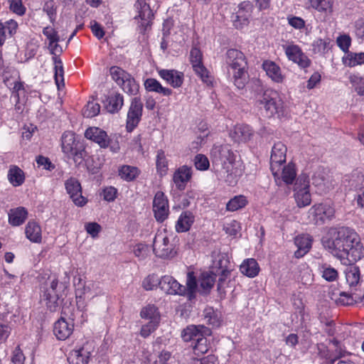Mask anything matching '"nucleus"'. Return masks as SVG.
<instances>
[{
    "label": "nucleus",
    "instance_id": "nucleus-1",
    "mask_svg": "<svg viewBox=\"0 0 364 364\" xmlns=\"http://www.w3.org/2000/svg\"><path fill=\"white\" fill-rule=\"evenodd\" d=\"M329 235V238L323 240V246L343 264L355 263L364 257L363 246L354 230L341 227L331 229Z\"/></svg>",
    "mask_w": 364,
    "mask_h": 364
},
{
    "label": "nucleus",
    "instance_id": "nucleus-2",
    "mask_svg": "<svg viewBox=\"0 0 364 364\" xmlns=\"http://www.w3.org/2000/svg\"><path fill=\"white\" fill-rule=\"evenodd\" d=\"M225 63L229 77L232 76L234 85L242 89L247 81V63L242 52L237 49H229L225 54Z\"/></svg>",
    "mask_w": 364,
    "mask_h": 364
},
{
    "label": "nucleus",
    "instance_id": "nucleus-3",
    "mask_svg": "<svg viewBox=\"0 0 364 364\" xmlns=\"http://www.w3.org/2000/svg\"><path fill=\"white\" fill-rule=\"evenodd\" d=\"M257 105L264 116L278 118L286 117L287 109L277 92L273 90H266L257 100Z\"/></svg>",
    "mask_w": 364,
    "mask_h": 364
},
{
    "label": "nucleus",
    "instance_id": "nucleus-4",
    "mask_svg": "<svg viewBox=\"0 0 364 364\" xmlns=\"http://www.w3.org/2000/svg\"><path fill=\"white\" fill-rule=\"evenodd\" d=\"M211 155L218 162L223 166V168L227 173L226 181L230 183L236 182V173L233 165L235 161V155L228 145L214 146L211 150Z\"/></svg>",
    "mask_w": 364,
    "mask_h": 364
},
{
    "label": "nucleus",
    "instance_id": "nucleus-5",
    "mask_svg": "<svg viewBox=\"0 0 364 364\" xmlns=\"http://www.w3.org/2000/svg\"><path fill=\"white\" fill-rule=\"evenodd\" d=\"M63 151L69 157L72 158L75 166L81 165L87 152L82 142L77 140L73 132H65L62 136Z\"/></svg>",
    "mask_w": 364,
    "mask_h": 364
},
{
    "label": "nucleus",
    "instance_id": "nucleus-6",
    "mask_svg": "<svg viewBox=\"0 0 364 364\" xmlns=\"http://www.w3.org/2000/svg\"><path fill=\"white\" fill-rule=\"evenodd\" d=\"M74 307L65 304L62 308L60 318L53 326V333L58 339L64 341L71 336L74 330Z\"/></svg>",
    "mask_w": 364,
    "mask_h": 364
},
{
    "label": "nucleus",
    "instance_id": "nucleus-7",
    "mask_svg": "<svg viewBox=\"0 0 364 364\" xmlns=\"http://www.w3.org/2000/svg\"><path fill=\"white\" fill-rule=\"evenodd\" d=\"M309 187V176L306 173L300 174L296 179L294 187V196L299 208H304L311 204V196Z\"/></svg>",
    "mask_w": 364,
    "mask_h": 364
},
{
    "label": "nucleus",
    "instance_id": "nucleus-8",
    "mask_svg": "<svg viewBox=\"0 0 364 364\" xmlns=\"http://www.w3.org/2000/svg\"><path fill=\"white\" fill-rule=\"evenodd\" d=\"M153 251L156 257L161 258H172L176 254L174 246L170 242L165 231L156 232L153 242Z\"/></svg>",
    "mask_w": 364,
    "mask_h": 364
},
{
    "label": "nucleus",
    "instance_id": "nucleus-9",
    "mask_svg": "<svg viewBox=\"0 0 364 364\" xmlns=\"http://www.w3.org/2000/svg\"><path fill=\"white\" fill-rule=\"evenodd\" d=\"M85 136L99 144L101 148L109 147L113 153H117L120 149L119 142L109 139L107 132L98 127L88 128L85 132Z\"/></svg>",
    "mask_w": 364,
    "mask_h": 364
},
{
    "label": "nucleus",
    "instance_id": "nucleus-10",
    "mask_svg": "<svg viewBox=\"0 0 364 364\" xmlns=\"http://www.w3.org/2000/svg\"><path fill=\"white\" fill-rule=\"evenodd\" d=\"M287 147L281 141L275 143L270 156V169L275 179L279 177V168L286 161Z\"/></svg>",
    "mask_w": 364,
    "mask_h": 364
},
{
    "label": "nucleus",
    "instance_id": "nucleus-11",
    "mask_svg": "<svg viewBox=\"0 0 364 364\" xmlns=\"http://www.w3.org/2000/svg\"><path fill=\"white\" fill-rule=\"evenodd\" d=\"M312 183L317 187L321 193H326L331 190L333 186V179L329 171L323 168L318 167L312 176Z\"/></svg>",
    "mask_w": 364,
    "mask_h": 364
},
{
    "label": "nucleus",
    "instance_id": "nucleus-12",
    "mask_svg": "<svg viewBox=\"0 0 364 364\" xmlns=\"http://www.w3.org/2000/svg\"><path fill=\"white\" fill-rule=\"evenodd\" d=\"M65 186L75 205L83 207L86 205L87 199L82 196V187L77 179L73 177L68 178L65 183Z\"/></svg>",
    "mask_w": 364,
    "mask_h": 364
},
{
    "label": "nucleus",
    "instance_id": "nucleus-13",
    "mask_svg": "<svg viewBox=\"0 0 364 364\" xmlns=\"http://www.w3.org/2000/svg\"><path fill=\"white\" fill-rule=\"evenodd\" d=\"M143 105L138 97L132 99L127 113V129L132 132L139 124L142 115Z\"/></svg>",
    "mask_w": 364,
    "mask_h": 364
},
{
    "label": "nucleus",
    "instance_id": "nucleus-14",
    "mask_svg": "<svg viewBox=\"0 0 364 364\" xmlns=\"http://www.w3.org/2000/svg\"><path fill=\"white\" fill-rule=\"evenodd\" d=\"M309 213L313 217L316 224L323 223L326 219L330 220L334 217L335 210L329 204L318 203L313 205L309 209Z\"/></svg>",
    "mask_w": 364,
    "mask_h": 364
},
{
    "label": "nucleus",
    "instance_id": "nucleus-15",
    "mask_svg": "<svg viewBox=\"0 0 364 364\" xmlns=\"http://www.w3.org/2000/svg\"><path fill=\"white\" fill-rule=\"evenodd\" d=\"M153 211L157 221L163 222L167 218L169 212L168 203L163 192L158 191L156 193L153 201Z\"/></svg>",
    "mask_w": 364,
    "mask_h": 364
},
{
    "label": "nucleus",
    "instance_id": "nucleus-16",
    "mask_svg": "<svg viewBox=\"0 0 364 364\" xmlns=\"http://www.w3.org/2000/svg\"><path fill=\"white\" fill-rule=\"evenodd\" d=\"M159 287L168 294L184 295L186 294V286L181 285L173 277L168 275L160 279Z\"/></svg>",
    "mask_w": 364,
    "mask_h": 364
},
{
    "label": "nucleus",
    "instance_id": "nucleus-17",
    "mask_svg": "<svg viewBox=\"0 0 364 364\" xmlns=\"http://www.w3.org/2000/svg\"><path fill=\"white\" fill-rule=\"evenodd\" d=\"M285 53L290 60L297 63L301 68H305L310 65V60L296 45L287 46Z\"/></svg>",
    "mask_w": 364,
    "mask_h": 364
},
{
    "label": "nucleus",
    "instance_id": "nucleus-18",
    "mask_svg": "<svg viewBox=\"0 0 364 364\" xmlns=\"http://www.w3.org/2000/svg\"><path fill=\"white\" fill-rule=\"evenodd\" d=\"M134 7L139 14L138 17L141 20V26L146 30L148 26H151V20L154 16L149 4L146 3V0H137L134 4Z\"/></svg>",
    "mask_w": 364,
    "mask_h": 364
},
{
    "label": "nucleus",
    "instance_id": "nucleus-19",
    "mask_svg": "<svg viewBox=\"0 0 364 364\" xmlns=\"http://www.w3.org/2000/svg\"><path fill=\"white\" fill-rule=\"evenodd\" d=\"M134 7L139 14L138 17L141 20V26L146 30L148 26H151V20L154 16L149 4L146 3V0H137L134 4Z\"/></svg>",
    "mask_w": 364,
    "mask_h": 364
},
{
    "label": "nucleus",
    "instance_id": "nucleus-20",
    "mask_svg": "<svg viewBox=\"0 0 364 364\" xmlns=\"http://www.w3.org/2000/svg\"><path fill=\"white\" fill-rule=\"evenodd\" d=\"M252 6L250 2L244 1L239 5L238 11L232 17L234 26L237 28H240L243 26L247 25L249 18L252 11Z\"/></svg>",
    "mask_w": 364,
    "mask_h": 364
},
{
    "label": "nucleus",
    "instance_id": "nucleus-21",
    "mask_svg": "<svg viewBox=\"0 0 364 364\" xmlns=\"http://www.w3.org/2000/svg\"><path fill=\"white\" fill-rule=\"evenodd\" d=\"M192 176V168L188 166L179 167L174 173L173 180L178 189L182 191Z\"/></svg>",
    "mask_w": 364,
    "mask_h": 364
},
{
    "label": "nucleus",
    "instance_id": "nucleus-22",
    "mask_svg": "<svg viewBox=\"0 0 364 364\" xmlns=\"http://www.w3.org/2000/svg\"><path fill=\"white\" fill-rule=\"evenodd\" d=\"M159 76L173 87H180L183 82V73L176 70L162 69L159 71Z\"/></svg>",
    "mask_w": 364,
    "mask_h": 364
},
{
    "label": "nucleus",
    "instance_id": "nucleus-23",
    "mask_svg": "<svg viewBox=\"0 0 364 364\" xmlns=\"http://www.w3.org/2000/svg\"><path fill=\"white\" fill-rule=\"evenodd\" d=\"M210 330L204 326H189L183 329L181 336L184 341H191L193 343L197 338H199L203 334H209Z\"/></svg>",
    "mask_w": 364,
    "mask_h": 364
},
{
    "label": "nucleus",
    "instance_id": "nucleus-24",
    "mask_svg": "<svg viewBox=\"0 0 364 364\" xmlns=\"http://www.w3.org/2000/svg\"><path fill=\"white\" fill-rule=\"evenodd\" d=\"M230 136L235 142H246L253 136V131L248 125L238 124L230 132Z\"/></svg>",
    "mask_w": 364,
    "mask_h": 364
},
{
    "label": "nucleus",
    "instance_id": "nucleus-25",
    "mask_svg": "<svg viewBox=\"0 0 364 364\" xmlns=\"http://www.w3.org/2000/svg\"><path fill=\"white\" fill-rule=\"evenodd\" d=\"M104 104L107 112L110 113L117 112L123 106V96L117 92H112L106 97Z\"/></svg>",
    "mask_w": 364,
    "mask_h": 364
},
{
    "label": "nucleus",
    "instance_id": "nucleus-26",
    "mask_svg": "<svg viewBox=\"0 0 364 364\" xmlns=\"http://www.w3.org/2000/svg\"><path fill=\"white\" fill-rule=\"evenodd\" d=\"M90 357V352L85 347L73 350L68 358L71 364H87Z\"/></svg>",
    "mask_w": 364,
    "mask_h": 364
},
{
    "label": "nucleus",
    "instance_id": "nucleus-27",
    "mask_svg": "<svg viewBox=\"0 0 364 364\" xmlns=\"http://www.w3.org/2000/svg\"><path fill=\"white\" fill-rule=\"evenodd\" d=\"M26 237L32 242L40 243L42 240L41 228L34 220H30L25 229Z\"/></svg>",
    "mask_w": 364,
    "mask_h": 364
},
{
    "label": "nucleus",
    "instance_id": "nucleus-28",
    "mask_svg": "<svg viewBox=\"0 0 364 364\" xmlns=\"http://www.w3.org/2000/svg\"><path fill=\"white\" fill-rule=\"evenodd\" d=\"M295 245L298 250L295 252L296 257L299 258L306 254L311 247V239L309 235H299L295 237Z\"/></svg>",
    "mask_w": 364,
    "mask_h": 364
},
{
    "label": "nucleus",
    "instance_id": "nucleus-29",
    "mask_svg": "<svg viewBox=\"0 0 364 364\" xmlns=\"http://www.w3.org/2000/svg\"><path fill=\"white\" fill-rule=\"evenodd\" d=\"M194 222V215L190 211H183L178 218L176 224V230L178 232H185L189 230Z\"/></svg>",
    "mask_w": 364,
    "mask_h": 364
},
{
    "label": "nucleus",
    "instance_id": "nucleus-30",
    "mask_svg": "<svg viewBox=\"0 0 364 364\" xmlns=\"http://www.w3.org/2000/svg\"><path fill=\"white\" fill-rule=\"evenodd\" d=\"M262 68L273 81L276 82L283 81L284 77L282 75L281 69L274 62L266 60L263 63Z\"/></svg>",
    "mask_w": 364,
    "mask_h": 364
},
{
    "label": "nucleus",
    "instance_id": "nucleus-31",
    "mask_svg": "<svg viewBox=\"0 0 364 364\" xmlns=\"http://www.w3.org/2000/svg\"><path fill=\"white\" fill-rule=\"evenodd\" d=\"M28 216V212L23 207L11 209L9 213V222L13 226L23 224Z\"/></svg>",
    "mask_w": 364,
    "mask_h": 364
},
{
    "label": "nucleus",
    "instance_id": "nucleus-32",
    "mask_svg": "<svg viewBox=\"0 0 364 364\" xmlns=\"http://www.w3.org/2000/svg\"><path fill=\"white\" fill-rule=\"evenodd\" d=\"M18 23L14 20L0 22V46L3 45L7 36L11 37L16 33Z\"/></svg>",
    "mask_w": 364,
    "mask_h": 364
},
{
    "label": "nucleus",
    "instance_id": "nucleus-33",
    "mask_svg": "<svg viewBox=\"0 0 364 364\" xmlns=\"http://www.w3.org/2000/svg\"><path fill=\"white\" fill-rule=\"evenodd\" d=\"M144 87L149 92H154L161 94L164 96H169L172 90L168 87H163L161 84L154 78H148L144 82Z\"/></svg>",
    "mask_w": 364,
    "mask_h": 364
},
{
    "label": "nucleus",
    "instance_id": "nucleus-34",
    "mask_svg": "<svg viewBox=\"0 0 364 364\" xmlns=\"http://www.w3.org/2000/svg\"><path fill=\"white\" fill-rule=\"evenodd\" d=\"M240 272L248 277H256L259 271V265L255 259H245L240 267Z\"/></svg>",
    "mask_w": 364,
    "mask_h": 364
},
{
    "label": "nucleus",
    "instance_id": "nucleus-35",
    "mask_svg": "<svg viewBox=\"0 0 364 364\" xmlns=\"http://www.w3.org/2000/svg\"><path fill=\"white\" fill-rule=\"evenodd\" d=\"M231 270L229 257L226 253H219L213 262V272Z\"/></svg>",
    "mask_w": 364,
    "mask_h": 364
},
{
    "label": "nucleus",
    "instance_id": "nucleus-36",
    "mask_svg": "<svg viewBox=\"0 0 364 364\" xmlns=\"http://www.w3.org/2000/svg\"><path fill=\"white\" fill-rule=\"evenodd\" d=\"M139 173L140 171L136 166L124 165L119 168V176L127 181H134Z\"/></svg>",
    "mask_w": 364,
    "mask_h": 364
},
{
    "label": "nucleus",
    "instance_id": "nucleus-37",
    "mask_svg": "<svg viewBox=\"0 0 364 364\" xmlns=\"http://www.w3.org/2000/svg\"><path fill=\"white\" fill-rule=\"evenodd\" d=\"M353 264H346L348 266L345 270L346 278L350 287L356 286L360 280V269L358 267L353 265Z\"/></svg>",
    "mask_w": 364,
    "mask_h": 364
},
{
    "label": "nucleus",
    "instance_id": "nucleus-38",
    "mask_svg": "<svg viewBox=\"0 0 364 364\" xmlns=\"http://www.w3.org/2000/svg\"><path fill=\"white\" fill-rule=\"evenodd\" d=\"M119 86L122 87L124 92L130 95H136L139 88L138 83L130 74L124 78V80L120 82Z\"/></svg>",
    "mask_w": 364,
    "mask_h": 364
},
{
    "label": "nucleus",
    "instance_id": "nucleus-39",
    "mask_svg": "<svg viewBox=\"0 0 364 364\" xmlns=\"http://www.w3.org/2000/svg\"><path fill=\"white\" fill-rule=\"evenodd\" d=\"M53 60L55 64V81L58 90H60L61 87L65 85L63 63L58 57H53Z\"/></svg>",
    "mask_w": 364,
    "mask_h": 364
},
{
    "label": "nucleus",
    "instance_id": "nucleus-40",
    "mask_svg": "<svg viewBox=\"0 0 364 364\" xmlns=\"http://www.w3.org/2000/svg\"><path fill=\"white\" fill-rule=\"evenodd\" d=\"M8 178L14 186H21L25 179L23 171L17 166L11 167L9 171Z\"/></svg>",
    "mask_w": 364,
    "mask_h": 364
},
{
    "label": "nucleus",
    "instance_id": "nucleus-41",
    "mask_svg": "<svg viewBox=\"0 0 364 364\" xmlns=\"http://www.w3.org/2000/svg\"><path fill=\"white\" fill-rule=\"evenodd\" d=\"M247 204V200L242 195L236 196L231 198L226 205V210L234 212L243 208Z\"/></svg>",
    "mask_w": 364,
    "mask_h": 364
},
{
    "label": "nucleus",
    "instance_id": "nucleus-42",
    "mask_svg": "<svg viewBox=\"0 0 364 364\" xmlns=\"http://www.w3.org/2000/svg\"><path fill=\"white\" fill-rule=\"evenodd\" d=\"M215 281V277L213 276V272L211 273H202L199 279V283L200 287L202 289L203 292L205 294L209 292V291L213 287Z\"/></svg>",
    "mask_w": 364,
    "mask_h": 364
},
{
    "label": "nucleus",
    "instance_id": "nucleus-43",
    "mask_svg": "<svg viewBox=\"0 0 364 364\" xmlns=\"http://www.w3.org/2000/svg\"><path fill=\"white\" fill-rule=\"evenodd\" d=\"M310 6L319 12H331L333 0H309Z\"/></svg>",
    "mask_w": 364,
    "mask_h": 364
},
{
    "label": "nucleus",
    "instance_id": "nucleus-44",
    "mask_svg": "<svg viewBox=\"0 0 364 364\" xmlns=\"http://www.w3.org/2000/svg\"><path fill=\"white\" fill-rule=\"evenodd\" d=\"M296 176L295 165L289 164L282 168V179L287 185L293 183Z\"/></svg>",
    "mask_w": 364,
    "mask_h": 364
},
{
    "label": "nucleus",
    "instance_id": "nucleus-45",
    "mask_svg": "<svg viewBox=\"0 0 364 364\" xmlns=\"http://www.w3.org/2000/svg\"><path fill=\"white\" fill-rule=\"evenodd\" d=\"M205 335H202L196 341H193V343H191L194 353L197 355H203L208 351L209 346Z\"/></svg>",
    "mask_w": 364,
    "mask_h": 364
},
{
    "label": "nucleus",
    "instance_id": "nucleus-46",
    "mask_svg": "<svg viewBox=\"0 0 364 364\" xmlns=\"http://www.w3.org/2000/svg\"><path fill=\"white\" fill-rule=\"evenodd\" d=\"M343 63L349 67L364 63V53H350L343 58Z\"/></svg>",
    "mask_w": 364,
    "mask_h": 364
},
{
    "label": "nucleus",
    "instance_id": "nucleus-47",
    "mask_svg": "<svg viewBox=\"0 0 364 364\" xmlns=\"http://www.w3.org/2000/svg\"><path fill=\"white\" fill-rule=\"evenodd\" d=\"M192 68L195 74L198 76L204 83H206L207 85L212 83V78L210 73L204 66L203 63L198 65H195Z\"/></svg>",
    "mask_w": 364,
    "mask_h": 364
},
{
    "label": "nucleus",
    "instance_id": "nucleus-48",
    "mask_svg": "<svg viewBox=\"0 0 364 364\" xmlns=\"http://www.w3.org/2000/svg\"><path fill=\"white\" fill-rule=\"evenodd\" d=\"M322 277L328 282H333L338 278V272L336 269L326 264H322L320 267Z\"/></svg>",
    "mask_w": 364,
    "mask_h": 364
},
{
    "label": "nucleus",
    "instance_id": "nucleus-49",
    "mask_svg": "<svg viewBox=\"0 0 364 364\" xmlns=\"http://www.w3.org/2000/svg\"><path fill=\"white\" fill-rule=\"evenodd\" d=\"M140 315L143 318L159 321V313L157 308L154 305H148L143 308L141 311Z\"/></svg>",
    "mask_w": 364,
    "mask_h": 364
},
{
    "label": "nucleus",
    "instance_id": "nucleus-50",
    "mask_svg": "<svg viewBox=\"0 0 364 364\" xmlns=\"http://www.w3.org/2000/svg\"><path fill=\"white\" fill-rule=\"evenodd\" d=\"M109 73L112 80H114L118 85L124 80V78L129 74L118 66H112L109 69Z\"/></svg>",
    "mask_w": 364,
    "mask_h": 364
},
{
    "label": "nucleus",
    "instance_id": "nucleus-51",
    "mask_svg": "<svg viewBox=\"0 0 364 364\" xmlns=\"http://www.w3.org/2000/svg\"><path fill=\"white\" fill-rule=\"evenodd\" d=\"M100 106L98 103L94 102H88L82 110L84 117L91 118L95 117L100 113Z\"/></svg>",
    "mask_w": 364,
    "mask_h": 364
},
{
    "label": "nucleus",
    "instance_id": "nucleus-52",
    "mask_svg": "<svg viewBox=\"0 0 364 364\" xmlns=\"http://www.w3.org/2000/svg\"><path fill=\"white\" fill-rule=\"evenodd\" d=\"M156 163L157 171L160 173V174H165L167 171V161L164 152L162 150H159L157 151Z\"/></svg>",
    "mask_w": 364,
    "mask_h": 364
},
{
    "label": "nucleus",
    "instance_id": "nucleus-53",
    "mask_svg": "<svg viewBox=\"0 0 364 364\" xmlns=\"http://www.w3.org/2000/svg\"><path fill=\"white\" fill-rule=\"evenodd\" d=\"M159 282L160 279L156 275L150 274L144 279L142 286L146 290L150 291L154 289L157 286L159 287Z\"/></svg>",
    "mask_w": 364,
    "mask_h": 364
},
{
    "label": "nucleus",
    "instance_id": "nucleus-54",
    "mask_svg": "<svg viewBox=\"0 0 364 364\" xmlns=\"http://www.w3.org/2000/svg\"><path fill=\"white\" fill-rule=\"evenodd\" d=\"M194 164L198 170L205 171L210 166L209 160L207 156L203 154H199L195 156Z\"/></svg>",
    "mask_w": 364,
    "mask_h": 364
},
{
    "label": "nucleus",
    "instance_id": "nucleus-55",
    "mask_svg": "<svg viewBox=\"0 0 364 364\" xmlns=\"http://www.w3.org/2000/svg\"><path fill=\"white\" fill-rule=\"evenodd\" d=\"M57 6L53 0L47 1L43 7V11H45L48 16L50 22H54L56 16Z\"/></svg>",
    "mask_w": 364,
    "mask_h": 364
},
{
    "label": "nucleus",
    "instance_id": "nucleus-56",
    "mask_svg": "<svg viewBox=\"0 0 364 364\" xmlns=\"http://www.w3.org/2000/svg\"><path fill=\"white\" fill-rule=\"evenodd\" d=\"M197 287L196 279L194 276L193 272H188L187 274L186 280V292L188 296L191 298L195 292Z\"/></svg>",
    "mask_w": 364,
    "mask_h": 364
},
{
    "label": "nucleus",
    "instance_id": "nucleus-57",
    "mask_svg": "<svg viewBox=\"0 0 364 364\" xmlns=\"http://www.w3.org/2000/svg\"><path fill=\"white\" fill-rule=\"evenodd\" d=\"M9 9L11 11L18 16H23L26 12V7L22 3V0H9Z\"/></svg>",
    "mask_w": 364,
    "mask_h": 364
},
{
    "label": "nucleus",
    "instance_id": "nucleus-58",
    "mask_svg": "<svg viewBox=\"0 0 364 364\" xmlns=\"http://www.w3.org/2000/svg\"><path fill=\"white\" fill-rule=\"evenodd\" d=\"M190 62L193 67L195 65L203 63V54L200 50L193 46L190 51Z\"/></svg>",
    "mask_w": 364,
    "mask_h": 364
},
{
    "label": "nucleus",
    "instance_id": "nucleus-59",
    "mask_svg": "<svg viewBox=\"0 0 364 364\" xmlns=\"http://www.w3.org/2000/svg\"><path fill=\"white\" fill-rule=\"evenodd\" d=\"M43 33L50 44L60 41V36L58 32L51 26L45 27L43 30Z\"/></svg>",
    "mask_w": 364,
    "mask_h": 364
},
{
    "label": "nucleus",
    "instance_id": "nucleus-60",
    "mask_svg": "<svg viewBox=\"0 0 364 364\" xmlns=\"http://www.w3.org/2000/svg\"><path fill=\"white\" fill-rule=\"evenodd\" d=\"M149 246L144 244H138L134 248V254L140 260L144 259L149 255Z\"/></svg>",
    "mask_w": 364,
    "mask_h": 364
},
{
    "label": "nucleus",
    "instance_id": "nucleus-61",
    "mask_svg": "<svg viewBox=\"0 0 364 364\" xmlns=\"http://www.w3.org/2000/svg\"><path fill=\"white\" fill-rule=\"evenodd\" d=\"M44 296H46V299L47 300V306L51 311H55L56 307L58 306V298L55 294H52L50 292V290H47L45 292Z\"/></svg>",
    "mask_w": 364,
    "mask_h": 364
},
{
    "label": "nucleus",
    "instance_id": "nucleus-62",
    "mask_svg": "<svg viewBox=\"0 0 364 364\" xmlns=\"http://www.w3.org/2000/svg\"><path fill=\"white\" fill-rule=\"evenodd\" d=\"M159 321H150L146 325L141 327L140 334L142 337H148L152 332L155 331L158 326Z\"/></svg>",
    "mask_w": 364,
    "mask_h": 364
},
{
    "label": "nucleus",
    "instance_id": "nucleus-63",
    "mask_svg": "<svg viewBox=\"0 0 364 364\" xmlns=\"http://www.w3.org/2000/svg\"><path fill=\"white\" fill-rule=\"evenodd\" d=\"M330 43V41L328 38L327 39H317L313 43L314 50L318 53H325L328 46Z\"/></svg>",
    "mask_w": 364,
    "mask_h": 364
},
{
    "label": "nucleus",
    "instance_id": "nucleus-64",
    "mask_svg": "<svg viewBox=\"0 0 364 364\" xmlns=\"http://www.w3.org/2000/svg\"><path fill=\"white\" fill-rule=\"evenodd\" d=\"M287 20L289 24L296 29H301L305 26V21L301 17L289 16Z\"/></svg>",
    "mask_w": 364,
    "mask_h": 364
}]
</instances>
